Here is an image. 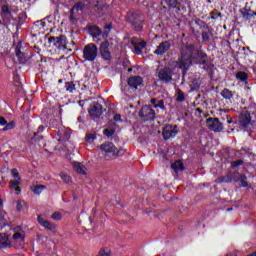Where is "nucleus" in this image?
<instances>
[{
	"mask_svg": "<svg viewBox=\"0 0 256 256\" xmlns=\"http://www.w3.org/2000/svg\"><path fill=\"white\" fill-rule=\"evenodd\" d=\"M199 59V50L193 44H184L180 50V58L178 59V67L187 71L193 63H197Z\"/></svg>",
	"mask_w": 256,
	"mask_h": 256,
	"instance_id": "obj_1",
	"label": "nucleus"
},
{
	"mask_svg": "<svg viewBox=\"0 0 256 256\" xmlns=\"http://www.w3.org/2000/svg\"><path fill=\"white\" fill-rule=\"evenodd\" d=\"M101 155H103L106 161H111V159H117L121 149L115 147L112 142H105L99 147Z\"/></svg>",
	"mask_w": 256,
	"mask_h": 256,
	"instance_id": "obj_2",
	"label": "nucleus"
},
{
	"mask_svg": "<svg viewBox=\"0 0 256 256\" xmlns=\"http://www.w3.org/2000/svg\"><path fill=\"white\" fill-rule=\"evenodd\" d=\"M98 54L99 49L94 43L87 44L83 49V59H85V61H95Z\"/></svg>",
	"mask_w": 256,
	"mask_h": 256,
	"instance_id": "obj_3",
	"label": "nucleus"
},
{
	"mask_svg": "<svg viewBox=\"0 0 256 256\" xmlns=\"http://www.w3.org/2000/svg\"><path fill=\"white\" fill-rule=\"evenodd\" d=\"M206 126L214 133H221V130L223 129V123L219 121V118H208L206 120Z\"/></svg>",
	"mask_w": 256,
	"mask_h": 256,
	"instance_id": "obj_4",
	"label": "nucleus"
},
{
	"mask_svg": "<svg viewBox=\"0 0 256 256\" xmlns=\"http://www.w3.org/2000/svg\"><path fill=\"white\" fill-rule=\"evenodd\" d=\"M11 175L14 178V180L10 181L9 188L14 189V191H17L18 193H21V187H19V184L21 183V177L19 176V170H17V168L12 169Z\"/></svg>",
	"mask_w": 256,
	"mask_h": 256,
	"instance_id": "obj_5",
	"label": "nucleus"
},
{
	"mask_svg": "<svg viewBox=\"0 0 256 256\" xmlns=\"http://www.w3.org/2000/svg\"><path fill=\"white\" fill-rule=\"evenodd\" d=\"M139 117L142 118V121H153L155 119V110L149 106H144L139 112Z\"/></svg>",
	"mask_w": 256,
	"mask_h": 256,
	"instance_id": "obj_6",
	"label": "nucleus"
},
{
	"mask_svg": "<svg viewBox=\"0 0 256 256\" xmlns=\"http://www.w3.org/2000/svg\"><path fill=\"white\" fill-rule=\"evenodd\" d=\"M157 77L163 83H169L173 79V72L171 68H162L158 70Z\"/></svg>",
	"mask_w": 256,
	"mask_h": 256,
	"instance_id": "obj_7",
	"label": "nucleus"
},
{
	"mask_svg": "<svg viewBox=\"0 0 256 256\" xmlns=\"http://www.w3.org/2000/svg\"><path fill=\"white\" fill-rule=\"evenodd\" d=\"M48 42L57 49H65L67 47V37L65 36L50 37Z\"/></svg>",
	"mask_w": 256,
	"mask_h": 256,
	"instance_id": "obj_8",
	"label": "nucleus"
},
{
	"mask_svg": "<svg viewBox=\"0 0 256 256\" xmlns=\"http://www.w3.org/2000/svg\"><path fill=\"white\" fill-rule=\"evenodd\" d=\"M179 133L177 127L171 125H166L162 131V137L167 141L168 139H173Z\"/></svg>",
	"mask_w": 256,
	"mask_h": 256,
	"instance_id": "obj_9",
	"label": "nucleus"
},
{
	"mask_svg": "<svg viewBox=\"0 0 256 256\" xmlns=\"http://www.w3.org/2000/svg\"><path fill=\"white\" fill-rule=\"evenodd\" d=\"M89 113L92 119H97L103 115V106L98 102H94L89 109Z\"/></svg>",
	"mask_w": 256,
	"mask_h": 256,
	"instance_id": "obj_10",
	"label": "nucleus"
},
{
	"mask_svg": "<svg viewBox=\"0 0 256 256\" xmlns=\"http://www.w3.org/2000/svg\"><path fill=\"white\" fill-rule=\"evenodd\" d=\"M100 55L105 61H111V51H109V41H104L100 45Z\"/></svg>",
	"mask_w": 256,
	"mask_h": 256,
	"instance_id": "obj_11",
	"label": "nucleus"
},
{
	"mask_svg": "<svg viewBox=\"0 0 256 256\" xmlns=\"http://www.w3.org/2000/svg\"><path fill=\"white\" fill-rule=\"evenodd\" d=\"M37 220H38L39 225H41V227H44V229H46L47 231H55V229H57V225L46 220L41 215L37 216Z\"/></svg>",
	"mask_w": 256,
	"mask_h": 256,
	"instance_id": "obj_12",
	"label": "nucleus"
},
{
	"mask_svg": "<svg viewBox=\"0 0 256 256\" xmlns=\"http://www.w3.org/2000/svg\"><path fill=\"white\" fill-rule=\"evenodd\" d=\"M131 43L134 47V53H136V55H141L143 53V49H145L147 46L146 41H139L136 38H133Z\"/></svg>",
	"mask_w": 256,
	"mask_h": 256,
	"instance_id": "obj_13",
	"label": "nucleus"
},
{
	"mask_svg": "<svg viewBox=\"0 0 256 256\" xmlns=\"http://www.w3.org/2000/svg\"><path fill=\"white\" fill-rule=\"evenodd\" d=\"M168 49H171V43L169 41H164L159 44L154 53L155 55H165Z\"/></svg>",
	"mask_w": 256,
	"mask_h": 256,
	"instance_id": "obj_14",
	"label": "nucleus"
},
{
	"mask_svg": "<svg viewBox=\"0 0 256 256\" xmlns=\"http://www.w3.org/2000/svg\"><path fill=\"white\" fill-rule=\"evenodd\" d=\"M128 85L129 87H132V89H137V87H141L143 85V78L140 76H133L128 79Z\"/></svg>",
	"mask_w": 256,
	"mask_h": 256,
	"instance_id": "obj_15",
	"label": "nucleus"
},
{
	"mask_svg": "<svg viewBox=\"0 0 256 256\" xmlns=\"http://www.w3.org/2000/svg\"><path fill=\"white\" fill-rule=\"evenodd\" d=\"M239 123H240L241 127H248L249 123H251V115H249V114H242L240 116Z\"/></svg>",
	"mask_w": 256,
	"mask_h": 256,
	"instance_id": "obj_16",
	"label": "nucleus"
},
{
	"mask_svg": "<svg viewBox=\"0 0 256 256\" xmlns=\"http://www.w3.org/2000/svg\"><path fill=\"white\" fill-rule=\"evenodd\" d=\"M73 168L76 173H80V175H85L87 173V168H85L80 162H74Z\"/></svg>",
	"mask_w": 256,
	"mask_h": 256,
	"instance_id": "obj_17",
	"label": "nucleus"
},
{
	"mask_svg": "<svg viewBox=\"0 0 256 256\" xmlns=\"http://www.w3.org/2000/svg\"><path fill=\"white\" fill-rule=\"evenodd\" d=\"M16 57L19 61V63H26L27 57L23 52H21V49L19 48V45L16 47Z\"/></svg>",
	"mask_w": 256,
	"mask_h": 256,
	"instance_id": "obj_18",
	"label": "nucleus"
},
{
	"mask_svg": "<svg viewBox=\"0 0 256 256\" xmlns=\"http://www.w3.org/2000/svg\"><path fill=\"white\" fill-rule=\"evenodd\" d=\"M171 167L175 173H179V171H183V169H185V166H183V162H181V160L174 162Z\"/></svg>",
	"mask_w": 256,
	"mask_h": 256,
	"instance_id": "obj_19",
	"label": "nucleus"
},
{
	"mask_svg": "<svg viewBox=\"0 0 256 256\" xmlns=\"http://www.w3.org/2000/svg\"><path fill=\"white\" fill-rule=\"evenodd\" d=\"M185 0H165V3L168 5L169 9H175L178 5H181Z\"/></svg>",
	"mask_w": 256,
	"mask_h": 256,
	"instance_id": "obj_20",
	"label": "nucleus"
},
{
	"mask_svg": "<svg viewBox=\"0 0 256 256\" xmlns=\"http://www.w3.org/2000/svg\"><path fill=\"white\" fill-rule=\"evenodd\" d=\"M45 189V185H34L31 187V191L34 193V195H39L40 193H43Z\"/></svg>",
	"mask_w": 256,
	"mask_h": 256,
	"instance_id": "obj_21",
	"label": "nucleus"
},
{
	"mask_svg": "<svg viewBox=\"0 0 256 256\" xmlns=\"http://www.w3.org/2000/svg\"><path fill=\"white\" fill-rule=\"evenodd\" d=\"M89 33L92 37H99V35H101V29L97 26H91L89 28Z\"/></svg>",
	"mask_w": 256,
	"mask_h": 256,
	"instance_id": "obj_22",
	"label": "nucleus"
},
{
	"mask_svg": "<svg viewBox=\"0 0 256 256\" xmlns=\"http://www.w3.org/2000/svg\"><path fill=\"white\" fill-rule=\"evenodd\" d=\"M220 95L223 97V99H233V92L227 88H224Z\"/></svg>",
	"mask_w": 256,
	"mask_h": 256,
	"instance_id": "obj_23",
	"label": "nucleus"
},
{
	"mask_svg": "<svg viewBox=\"0 0 256 256\" xmlns=\"http://www.w3.org/2000/svg\"><path fill=\"white\" fill-rule=\"evenodd\" d=\"M251 17H256V12L252 11L251 9L245 8L243 11V18L251 19Z\"/></svg>",
	"mask_w": 256,
	"mask_h": 256,
	"instance_id": "obj_24",
	"label": "nucleus"
},
{
	"mask_svg": "<svg viewBox=\"0 0 256 256\" xmlns=\"http://www.w3.org/2000/svg\"><path fill=\"white\" fill-rule=\"evenodd\" d=\"M9 246V238H7V235L1 234L0 235V249L3 247Z\"/></svg>",
	"mask_w": 256,
	"mask_h": 256,
	"instance_id": "obj_25",
	"label": "nucleus"
},
{
	"mask_svg": "<svg viewBox=\"0 0 256 256\" xmlns=\"http://www.w3.org/2000/svg\"><path fill=\"white\" fill-rule=\"evenodd\" d=\"M83 7H84V5H83L82 2L76 3V4L72 7V9H71V17H73V14L75 13V11H76V12H78V11H83Z\"/></svg>",
	"mask_w": 256,
	"mask_h": 256,
	"instance_id": "obj_26",
	"label": "nucleus"
},
{
	"mask_svg": "<svg viewBox=\"0 0 256 256\" xmlns=\"http://www.w3.org/2000/svg\"><path fill=\"white\" fill-rule=\"evenodd\" d=\"M12 239L14 241H19V243H23V241H25V236L21 232H16L13 234Z\"/></svg>",
	"mask_w": 256,
	"mask_h": 256,
	"instance_id": "obj_27",
	"label": "nucleus"
},
{
	"mask_svg": "<svg viewBox=\"0 0 256 256\" xmlns=\"http://www.w3.org/2000/svg\"><path fill=\"white\" fill-rule=\"evenodd\" d=\"M65 89H66V91H68V93H73V91H75V83L66 82L65 83Z\"/></svg>",
	"mask_w": 256,
	"mask_h": 256,
	"instance_id": "obj_28",
	"label": "nucleus"
},
{
	"mask_svg": "<svg viewBox=\"0 0 256 256\" xmlns=\"http://www.w3.org/2000/svg\"><path fill=\"white\" fill-rule=\"evenodd\" d=\"M247 77V73L243 71L236 73V79H238L239 81H247Z\"/></svg>",
	"mask_w": 256,
	"mask_h": 256,
	"instance_id": "obj_29",
	"label": "nucleus"
},
{
	"mask_svg": "<svg viewBox=\"0 0 256 256\" xmlns=\"http://www.w3.org/2000/svg\"><path fill=\"white\" fill-rule=\"evenodd\" d=\"M98 256H111V249L110 248H101Z\"/></svg>",
	"mask_w": 256,
	"mask_h": 256,
	"instance_id": "obj_30",
	"label": "nucleus"
},
{
	"mask_svg": "<svg viewBox=\"0 0 256 256\" xmlns=\"http://www.w3.org/2000/svg\"><path fill=\"white\" fill-rule=\"evenodd\" d=\"M238 182H240L241 187H247V177L245 175H240L238 180Z\"/></svg>",
	"mask_w": 256,
	"mask_h": 256,
	"instance_id": "obj_31",
	"label": "nucleus"
},
{
	"mask_svg": "<svg viewBox=\"0 0 256 256\" xmlns=\"http://www.w3.org/2000/svg\"><path fill=\"white\" fill-rule=\"evenodd\" d=\"M11 129H15V121H11L10 123L7 124L5 127L2 129V131H11Z\"/></svg>",
	"mask_w": 256,
	"mask_h": 256,
	"instance_id": "obj_32",
	"label": "nucleus"
},
{
	"mask_svg": "<svg viewBox=\"0 0 256 256\" xmlns=\"http://www.w3.org/2000/svg\"><path fill=\"white\" fill-rule=\"evenodd\" d=\"M176 101L178 102L185 101V93H183V91L177 90Z\"/></svg>",
	"mask_w": 256,
	"mask_h": 256,
	"instance_id": "obj_33",
	"label": "nucleus"
},
{
	"mask_svg": "<svg viewBox=\"0 0 256 256\" xmlns=\"http://www.w3.org/2000/svg\"><path fill=\"white\" fill-rule=\"evenodd\" d=\"M51 217L54 221H61V219H63V214H61V212H54Z\"/></svg>",
	"mask_w": 256,
	"mask_h": 256,
	"instance_id": "obj_34",
	"label": "nucleus"
},
{
	"mask_svg": "<svg viewBox=\"0 0 256 256\" xmlns=\"http://www.w3.org/2000/svg\"><path fill=\"white\" fill-rule=\"evenodd\" d=\"M97 139V136L95 134H88L86 136V141L88 143H93V141H95Z\"/></svg>",
	"mask_w": 256,
	"mask_h": 256,
	"instance_id": "obj_35",
	"label": "nucleus"
},
{
	"mask_svg": "<svg viewBox=\"0 0 256 256\" xmlns=\"http://www.w3.org/2000/svg\"><path fill=\"white\" fill-rule=\"evenodd\" d=\"M2 13L4 15H11V11H9V7L7 5L2 6Z\"/></svg>",
	"mask_w": 256,
	"mask_h": 256,
	"instance_id": "obj_36",
	"label": "nucleus"
},
{
	"mask_svg": "<svg viewBox=\"0 0 256 256\" xmlns=\"http://www.w3.org/2000/svg\"><path fill=\"white\" fill-rule=\"evenodd\" d=\"M60 177L65 181V183H69V181H71V177L67 174H61Z\"/></svg>",
	"mask_w": 256,
	"mask_h": 256,
	"instance_id": "obj_37",
	"label": "nucleus"
},
{
	"mask_svg": "<svg viewBox=\"0 0 256 256\" xmlns=\"http://www.w3.org/2000/svg\"><path fill=\"white\" fill-rule=\"evenodd\" d=\"M59 135H60L59 141H61V139H62L63 141L69 139V134H67V133H64V134H63V132H59Z\"/></svg>",
	"mask_w": 256,
	"mask_h": 256,
	"instance_id": "obj_38",
	"label": "nucleus"
},
{
	"mask_svg": "<svg viewBox=\"0 0 256 256\" xmlns=\"http://www.w3.org/2000/svg\"><path fill=\"white\" fill-rule=\"evenodd\" d=\"M23 205H24L23 201L18 200L16 202V209H17V211H21V209H23Z\"/></svg>",
	"mask_w": 256,
	"mask_h": 256,
	"instance_id": "obj_39",
	"label": "nucleus"
},
{
	"mask_svg": "<svg viewBox=\"0 0 256 256\" xmlns=\"http://www.w3.org/2000/svg\"><path fill=\"white\" fill-rule=\"evenodd\" d=\"M155 109H157V107H160V109H165V102H163V100H160L156 105H154Z\"/></svg>",
	"mask_w": 256,
	"mask_h": 256,
	"instance_id": "obj_40",
	"label": "nucleus"
},
{
	"mask_svg": "<svg viewBox=\"0 0 256 256\" xmlns=\"http://www.w3.org/2000/svg\"><path fill=\"white\" fill-rule=\"evenodd\" d=\"M211 19H217V17L221 16V13L217 11H213L210 13Z\"/></svg>",
	"mask_w": 256,
	"mask_h": 256,
	"instance_id": "obj_41",
	"label": "nucleus"
},
{
	"mask_svg": "<svg viewBox=\"0 0 256 256\" xmlns=\"http://www.w3.org/2000/svg\"><path fill=\"white\" fill-rule=\"evenodd\" d=\"M5 125H7V119H5L3 116H0V126L5 127Z\"/></svg>",
	"mask_w": 256,
	"mask_h": 256,
	"instance_id": "obj_42",
	"label": "nucleus"
},
{
	"mask_svg": "<svg viewBox=\"0 0 256 256\" xmlns=\"http://www.w3.org/2000/svg\"><path fill=\"white\" fill-rule=\"evenodd\" d=\"M113 133H114L113 130H109V129L104 130V135H106V137H111Z\"/></svg>",
	"mask_w": 256,
	"mask_h": 256,
	"instance_id": "obj_43",
	"label": "nucleus"
},
{
	"mask_svg": "<svg viewBox=\"0 0 256 256\" xmlns=\"http://www.w3.org/2000/svg\"><path fill=\"white\" fill-rule=\"evenodd\" d=\"M239 165H243V160H238L232 163V167H239Z\"/></svg>",
	"mask_w": 256,
	"mask_h": 256,
	"instance_id": "obj_44",
	"label": "nucleus"
},
{
	"mask_svg": "<svg viewBox=\"0 0 256 256\" xmlns=\"http://www.w3.org/2000/svg\"><path fill=\"white\" fill-rule=\"evenodd\" d=\"M202 39L203 41H208L209 40V34L207 32L202 33Z\"/></svg>",
	"mask_w": 256,
	"mask_h": 256,
	"instance_id": "obj_45",
	"label": "nucleus"
},
{
	"mask_svg": "<svg viewBox=\"0 0 256 256\" xmlns=\"http://www.w3.org/2000/svg\"><path fill=\"white\" fill-rule=\"evenodd\" d=\"M114 121H116L117 123H121V115L120 114H115L114 115Z\"/></svg>",
	"mask_w": 256,
	"mask_h": 256,
	"instance_id": "obj_46",
	"label": "nucleus"
},
{
	"mask_svg": "<svg viewBox=\"0 0 256 256\" xmlns=\"http://www.w3.org/2000/svg\"><path fill=\"white\" fill-rule=\"evenodd\" d=\"M112 28H113V26H111V25H106V26L104 27V29H108V31H111Z\"/></svg>",
	"mask_w": 256,
	"mask_h": 256,
	"instance_id": "obj_47",
	"label": "nucleus"
},
{
	"mask_svg": "<svg viewBox=\"0 0 256 256\" xmlns=\"http://www.w3.org/2000/svg\"><path fill=\"white\" fill-rule=\"evenodd\" d=\"M151 103H152V105H156L155 103H157V99H155V98L151 99Z\"/></svg>",
	"mask_w": 256,
	"mask_h": 256,
	"instance_id": "obj_48",
	"label": "nucleus"
},
{
	"mask_svg": "<svg viewBox=\"0 0 256 256\" xmlns=\"http://www.w3.org/2000/svg\"><path fill=\"white\" fill-rule=\"evenodd\" d=\"M38 129H39L40 132H43L45 127L44 126H40Z\"/></svg>",
	"mask_w": 256,
	"mask_h": 256,
	"instance_id": "obj_49",
	"label": "nucleus"
},
{
	"mask_svg": "<svg viewBox=\"0 0 256 256\" xmlns=\"http://www.w3.org/2000/svg\"><path fill=\"white\" fill-rule=\"evenodd\" d=\"M249 256H256V251L250 254Z\"/></svg>",
	"mask_w": 256,
	"mask_h": 256,
	"instance_id": "obj_50",
	"label": "nucleus"
},
{
	"mask_svg": "<svg viewBox=\"0 0 256 256\" xmlns=\"http://www.w3.org/2000/svg\"><path fill=\"white\" fill-rule=\"evenodd\" d=\"M196 111H198L199 113H201V109L197 108Z\"/></svg>",
	"mask_w": 256,
	"mask_h": 256,
	"instance_id": "obj_51",
	"label": "nucleus"
},
{
	"mask_svg": "<svg viewBox=\"0 0 256 256\" xmlns=\"http://www.w3.org/2000/svg\"><path fill=\"white\" fill-rule=\"evenodd\" d=\"M1 205H3V200H0V207H1Z\"/></svg>",
	"mask_w": 256,
	"mask_h": 256,
	"instance_id": "obj_52",
	"label": "nucleus"
},
{
	"mask_svg": "<svg viewBox=\"0 0 256 256\" xmlns=\"http://www.w3.org/2000/svg\"><path fill=\"white\" fill-rule=\"evenodd\" d=\"M228 123L231 124V123H233V121L232 120H228Z\"/></svg>",
	"mask_w": 256,
	"mask_h": 256,
	"instance_id": "obj_53",
	"label": "nucleus"
},
{
	"mask_svg": "<svg viewBox=\"0 0 256 256\" xmlns=\"http://www.w3.org/2000/svg\"><path fill=\"white\" fill-rule=\"evenodd\" d=\"M227 211H231V208H228Z\"/></svg>",
	"mask_w": 256,
	"mask_h": 256,
	"instance_id": "obj_54",
	"label": "nucleus"
},
{
	"mask_svg": "<svg viewBox=\"0 0 256 256\" xmlns=\"http://www.w3.org/2000/svg\"><path fill=\"white\" fill-rule=\"evenodd\" d=\"M1 23H2V22L0 21V25H1Z\"/></svg>",
	"mask_w": 256,
	"mask_h": 256,
	"instance_id": "obj_55",
	"label": "nucleus"
}]
</instances>
